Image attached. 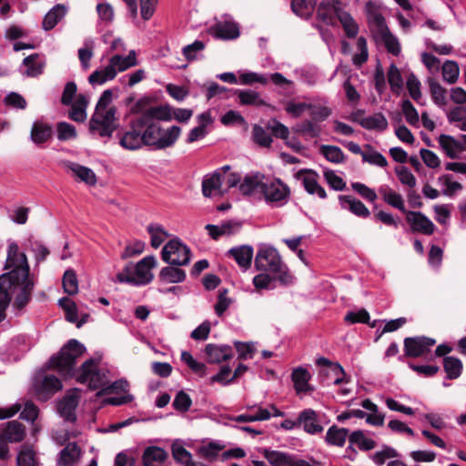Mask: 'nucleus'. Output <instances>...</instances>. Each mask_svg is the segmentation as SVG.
<instances>
[{
	"mask_svg": "<svg viewBox=\"0 0 466 466\" xmlns=\"http://www.w3.org/2000/svg\"><path fill=\"white\" fill-rule=\"evenodd\" d=\"M339 200L342 208H346L345 204H347L349 210L360 218H366L370 214L368 208L360 200L353 198L352 196L339 195Z\"/></svg>",
	"mask_w": 466,
	"mask_h": 466,
	"instance_id": "26",
	"label": "nucleus"
},
{
	"mask_svg": "<svg viewBox=\"0 0 466 466\" xmlns=\"http://www.w3.org/2000/svg\"><path fill=\"white\" fill-rule=\"evenodd\" d=\"M172 455L177 462L185 466H187L192 461L191 453L181 445L172 446Z\"/></svg>",
	"mask_w": 466,
	"mask_h": 466,
	"instance_id": "62",
	"label": "nucleus"
},
{
	"mask_svg": "<svg viewBox=\"0 0 466 466\" xmlns=\"http://www.w3.org/2000/svg\"><path fill=\"white\" fill-rule=\"evenodd\" d=\"M442 77L449 84H454L457 82L460 68L457 62L452 60H447L444 62L441 68Z\"/></svg>",
	"mask_w": 466,
	"mask_h": 466,
	"instance_id": "49",
	"label": "nucleus"
},
{
	"mask_svg": "<svg viewBox=\"0 0 466 466\" xmlns=\"http://www.w3.org/2000/svg\"><path fill=\"white\" fill-rule=\"evenodd\" d=\"M261 185L263 182L260 179V175L246 176L239 185V190L244 196H250L256 190L261 192Z\"/></svg>",
	"mask_w": 466,
	"mask_h": 466,
	"instance_id": "44",
	"label": "nucleus"
},
{
	"mask_svg": "<svg viewBox=\"0 0 466 466\" xmlns=\"http://www.w3.org/2000/svg\"><path fill=\"white\" fill-rule=\"evenodd\" d=\"M17 466H38L35 453L30 445L23 444L16 457Z\"/></svg>",
	"mask_w": 466,
	"mask_h": 466,
	"instance_id": "46",
	"label": "nucleus"
},
{
	"mask_svg": "<svg viewBox=\"0 0 466 466\" xmlns=\"http://www.w3.org/2000/svg\"><path fill=\"white\" fill-rule=\"evenodd\" d=\"M255 267L258 270L274 274V278L282 286H289L293 283L294 277L274 248L259 249L255 258Z\"/></svg>",
	"mask_w": 466,
	"mask_h": 466,
	"instance_id": "5",
	"label": "nucleus"
},
{
	"mask_svg": "<svg viewBox=\"0 0 466 466\" xmlns=\"http://www.w3.org/2000/svg\"><path fill=\"white\" fill-rule=\"evenodd\" d=\"M2 434L8 442H20L25 437V427L18 420H11L6 423Z\"/></svg>",
	"mask_w": 466,
	"mask_h": 466,
	"instance_id": "30",
	"label": "nucleus"
},
{
	"mask_svg": "<svg viewBox=\"0 0 466 466\" xmlns=\"http://www.w3.org/2000/svg\"><path fill=\"white\" fill-rule=\"evenodd\" d=\"M226 445L218 441H209L207 445L198 448V454L209 462H213L218 457L220 451L225 449Z\"/></svg>",
	"mask_w": 466,
	"mask_h": 466,
	"instance_id": "38",
	"label": "nucleus"
},
{
	"mask_svg": "<svg viewBox=\"0 0 466 466\" xmlns=\"http://www.w3.org/2000/svg\"><path fill=\"white\" fill-rule=\"evenodd\" d=\"M395 173L403 185H407L411 188L416 186V178L407 167H397Z\"/></svg>",
	"mask_w": 466,
	"mask_h": 466,
	"instance_id": "63",
	"label": "nucleus"
},
{
	"mask_svg": "<svg viewBox=\"0 0 466 466\" xmlns=\"http://www.w3.org/2000/svg\"><path fill=\"white\" fill-rule=\"evenodd\" d=\"M349 430L332 425L326 433L325 441L331 446L343 447L349 435Z\"/></svg>",
	"mask_w": 466,
	"mask_h": 466,
	"instance_id": "32",
	"label": "nucleus"
},
{
	"mask_svg": "<svg viewBox=\"0 0 466 466\" xmlns=\"http://www.w3.org/2000/svg\"><path fill=\"white\" fill-rule=\"evenodd\" d=\"M192 405V400L190 396L184 390H179L173 400V408L179 412L185 413L189 410Z\"/></svg>",
	"mask_w": 466,
	"mask_h": 466,
	"instance_id": "56",
	"label": "nucleus"
},
{
	"mask_svg": "<svg viewBox=\"0 0 466 466\" xmlns=\"http://www.w3.org/2000/svg\"><path fill=\"white\" fill-rule=\"evenodd\" d=\"M228 256L233 258L239 267L248 268L253 258V248L248 245L234 247L228 251Z\"/></svg>",
	"mask_w": 466,
	"mask_h": 466,
	"instance_id": "23",
	"label": "nucleus"
},
{
	"mask_svg": "<svg viewBox=\"0 0 466 466\" xmlns=\"http://www.w3.org/2000/svg\"><path fill=\"white\" fill-rule=\"evenodd\" d=\"M136 125L141 129L144 146L153 147L155 149L172 147L181 134V128L178 126L163 129L159 122L147 121L146 124H143L140 122V118L136 119Z\"/></svg>",
	"mask_w": 466,
	"mask_h": 466,
	"instance_id": "3",
	"label": "nucleus"
},
{
	"mask_svg": "<svg viewBox=\"0 0 466 466\" xmlns=\"http://www.w3.org/2000/svg\"><path fill=\"white\" fill-rule=\"evenodd\" d=\"M360 126L368 130L384 131L388 128V121L382 113H375L363 118Z\"/></svg>",
	"mask_w": 466,
	"mask_h": 466,
	"instance_id": "37",
	"label": "nucleus"
},
{
	"mask_svg": "<svg viewBox=\"0 0 466 466\" xmlns=\"http://www.w3.org/2000/svg\"><path fill=\"white\" fill-rule=\"evenodd\" d=\"M116 76V70L109 61V64L104 69L94 71L88 76V82L91 85H102L108 80L114 79Z\"/></svg>",
	"mask_w": 466,
	"mask_h": 466,
	"instance_id": "35",
	"label": "nucleus"
},
{
	"mask_svg": "<svg viewBox=\"0 0 466 466\" xmlns=\"http://www.w3.org/2000/svg\"><path fill=\"white\" fill-rule=\"evenodd\" d=\"M234 95L238 96V103L241 106H268L267 102L260 97V94L255 90L235 89Z\"/></svg>",
	"mask_w": 466,
	"mask_h": 466,
	"instance_id": "28",
	"label": "nucleus"
},
{
	"mask_svg": "<svg viewBox=\"0 0 466 466\" xmlns=\"http://www.w3.org/2000/svg\"><path fill=\"white\" fill-rule=\"evenodd\" d=\"M157 264L154 256H147L134 265V276L126 277L124 273H117L116 279L121 283H128L134 286H144L150 283L153 274L150 269Z\"/></svg>",
	"mask_w": 466,
	"mask_h": 466,
	"instance_id": "7",
	"label": "nucleus"
},
{
	"mask_svg": "<svg viewBox=\"0 0 466 466\" xmlns=\"http://www.w3.org/2000/svg\"><path fill=\"white\" fill-rule=\"evenodd\" d=\"M86 351L84 344L78 340L69 339L58 351L53 355L46 364V369L56 370L65 377H73L76 360Z\"/></svg>",
	"mask_w": 466,
	"mask_h": 466,
	"instance_id": "4",
	"label": "nucleus"
},
{
	"mask_svg": "<svg viewBox=\"0 0 466 466\" xmlns=\"http://www.w3.org/2000/svg\"><path fill=\"white\" fill-rule=\"evenodd\" d=\"M138 118L143 124H146L147 121H170L172 119V107L169 105L149 106Z\"/></svg>",
	"mask_w": 466,
	"mask_h": 466,
	"instance_id": "16",
	"label": "nucleus"
},
{
	"mask_svg": "<svg viewBox=\"0 0 466 466\" xmlns=\"http://www.w3.org/2000/svg\"><path fill=\"white\" fill-rule=\"evenodd\" d=\"M443 369L446 372L448 380H455L459 378L462 372V362L456 357H444Z\"/></svg>",
	"mask_w": 466,
	"mask_h": 466,
	"instance_id": "39",
	"label": "nucleus"
},
{
	"mask_svg": "<svg viewBox=\"0 0 466 466\" xmlns=\"http://www.w3.org/2000/svg\"><path fill=\"white\" fill-rule=\"evenodd\" d=\"M406 86L410 97L418 102L421 97L420 82L413 73L408 76Z\"/></svg>",
	"mask_w": 466,
	"mask_h": 466,
	"instance_id": "60",
	"label": "nucleus"
},
{
	"mask_svg": "<svg viewBox=\"0 0 466 466\" xmlns=\"http://www.w3.org/2000/svg\"><path fill=\"white\" fill-rule=\"evenodd\" d=\"M234 346L238 354L239 360L252 359L256 352V348L252 342H242L237 340L234 341Z\"/></svg>",
	"mask_w": 466,
	"mask_h": 466,
	"instance_id": "59",
	"label": "nucleus"
},
{
	"mask_svg": "<svg viewBox=\"0 0 466 466\" xmlns=\"http://www.w3.org/2000/svg\"><path fill=\"white\" fill-rule=\"evenodd\" d=\"M208 34L216 39L233 40L239 36L238 25L233 21L218 22L208 28Z\"/></svg>",
	"mask_w": 466,
	"mask_h": 466,
	"instance_id": "14",
	"label": "nucleus"
},
{
	"mask_svg": "<svg viewBox=\"0 0 466 466\" xmlns=\"http://www.w3.org/2000/svg\"><path fill=\"white\" fill-rule=\"evenodd\" d=\"M406 221L410 226L412 232H418L431 236L434 233L436 227L433 222L420 211H407Z\"/></svg>",
	"mask_w": 466,
	"mask_h": 466,
	"instance_id": "12",
	"label": "nucleus"
},
{
	"mask_svg": "<svg viewBox=\"0 0 466 466\" xmlns=\"http://www.w3.org/2000/svg\"><path fill=\"white\" fill-rule=\"evenodd\" d=\"M324 177L329 187L334 190L340 191L346 188V182L340 177L336 175L333 170H326L324 172Z\"/></svg>",
	"mask_w": 466,
	"mask_h": 466,
	"instance_id": "64",
	"label": "nucleus"
},
{
	"mask_svg": "<svg viewBox=\"0 0 466 466\" xmlns=\"http://www.w3.org/2000/svg\"><path fill=\"white\" fill-rule=\"evenodd\" d=\"M350 444H355L361 451H370L376 447V442L372 439L365 437L362 431L358 430L352 431L349 436Z\"/></svg>",
	"mask_w": 466,
	"mask_h": 466,
	"instance_id": "42",
	"label": "nucleus"
},
{
	"mask_svg": "<svg viewBox=\"0 0 466 466\" xmlns=\"http://www.w3.org/2000/svg\"><path fill=\"white\" fill-rule=\"evenodd\" d=\"M39 57L38 54H32L23 60V64L26 66L25 75L30 77L38 76L43 73V65L36 62Z\"/></svg>",
	"mask_w": 466,
	"mask_h": 466,
	"instance_id": "53",
	"label": "nucleus"
},
{
	"mask_svg": "<svg viewBox=\"0 0 466 466\" xmlns=\"http://www.w3.org/2000/svg\"><path fill=\"white\" fill-rule=\"evenodd\" d=\"M436 343L435 339L428 337H410L404 339L405 356L419 358L427 353Z\"/></svg>",
	"mask_w": 466,
	"mask_h": 466,
	"instance_id": "11",
	"label": "nucleus"
},
{
	"mask_svg": "<svg viewBox=\"0 0 466 466\" xmlns=\"http://www.w3.org/2000/svg\"><path fill=\"white\" fill-rule=\"evenodd\" d=\"M119 144L127 150H137L144 146L142 132L140 127H137L136 120L132 121L130 130L120 137Z\"/></svg>",
	"mask_w": 466,
	"mask_h": 466,
	"instance_id": "15",
	"label": "nucleus"
},
{
	"mask_svg": "<svg viewBox=\"0 0 466 466\" xmlns=\"http://www.w3.org/2000/svg\"><path fill=\"white\" fill-rule=\"evenodd\" d=\"M252 137L254 142L261 147H269L272 143L271 135L257 124L253 126Z\"/></svg>",
	"mask_w": 466,
	"mask_h": 466,
	"instance_id": "57",
	"label": "nucleus"
},
{
	"mask_svg": "<svg viewBox=\"0 0 466 466\" xmlns=\"http://www.w3.org/2000/svg\"><path fill=\"white\" fill-rule=\"evenodd\" d=\"M112 96L111 89L105 90L100 96L88 124L91 134H97L100 137H111L116 130L118 127V119L116 116V107L109 106Z\"/></svg>",
	"mask_w": 466,
	"mask_h": 466,
	"instance_id": "2",
	"label": "nucleus"
},
{
	"mask_svg": "<svg viewBox=\"0 0 466 466\" xmlns=\"http://www.w3.org/2000/svg\"><path fill=\"white\" fill-rule=\"evenodd\" d=\"M319 150L329 162L339 164L345 160L343 151L337 146L323 145L320 147Z\"/></svg>",
	"mask_w": 466,
	"mask_h": 466,
	"instance_id": "48",
	"label": "nucleus"
},
{
	"mask_svg": "<svg viewBox=\"0 0 466 466\" xmlns=\"http://www.w3.org/2000/svg\"><path fill=\"white\" fill-rule=\"evenodd\" d=\"M401 110L405 116L406 121L411 125L416 126L419 123L420 117L417 109L409 99H405L401 103Z\"/></svg>",
	"mask_w": 466,
	"mask_h": 466,
	"instance_id": "58",
	"label": "nucleus"
},
{
	"mask_svg": "<svg viewBox=\"0 0 466 466\" xmlns=\"http://www.w3.org/2000/svg\"><path fill=\"white\" fill-rule=\"evenodd\" d=\"M147 232L151 238V246L154 248H157L167 237V233L165 231L162 226L150 224L147 226Z\"/></svg>",
	"mask_w": 466,
	"mask_h": 466,
	"instance_id": "54",
	"label": "nucleus"
},
{
	"mask_svg": "<svg viewBox=\"0 0 466 466\" xmlns=\"http://www.w3.org/2000/svg\"><path fill=\"white\" fill-rule=\"evenodd\" d=\"M78 400L75 395H66L58 403L57 410L59 415L66 420L70 422H76V409L77 407Z\"/></svg>",
	"mask_w": 466,
	"mask_h": 466,
	"instance_id": "22",
	"label": "nucleus"
},
{
	"mask_svg": "<svg viewBox=\"0 0 466 466\" xmlns=\"http://www.w3.org/2000/svg\"><path fill=\"white\" fill-rule=\"evenodd\" d=\"M299 425H302L306 432L309 434L320 433L323 427L319 424L317 412L312 409L302 410L298 417Z\"/></svg>",
	"mask_w": 466,
	"mask_h": 466,
	"instance_id": "17",
	"label": "nucleus"
},
{
	"mask_svg": "<svg viewBox=\"0 0 466 466\" xmlns=\"http://www.w3.org/2000/svg\"><path fill=\"white\" fill-rule=\"evenodd\" d=\"M109 60L115 69L116 70L117 68L119 72H123L137 65L136 52L133 50L125 57L120 55H115Z\"/></svg>",
	"mask_w": 466,
	"mask_h": 466,
	"instance_id": "43",
	"label": "nucleus"
},
{
	"mask_svg": "<svg viewBox=\"0 0 466 466\" xmlns=\"http://www.w3.org/2000/svg\"><path fill=\"white\" fill-rule=\"evenodd\" d=\"M221 123L224 126H233L238 124L239 126L247 125L245 118L241 116V114L235 110H228L220 118Z\"/></svg>",
	"mask_w": 466,
	"mask_h": 466,
	"instance_id": "61",
	"label": "nucleus"
},
{
	"mask_svg": "<svg viewBox=\"0 0 466 466\" xmlns=\"http://www.w3.org/2000/svg\"><path fill=\"white\" fill-rule=\"evenodd\" d=\"M428 85L433 102L439 106L447 105L446 94L447 90L433 77L428 79Z\"/></svg>",
	"mask_w": 466,
	"mask_h": 466,
	"instance_id": "40",
	"label": "nucleus"
},
{
	"mask_svg": "<svg viewBox=\"0 0 466 466\" xmlns=\"http://www.w3.org/2000/svg\"><path fill=\"white\" fill-rule=\"evenodd\" d=\"M66 7L62 4L55 5L44 17L42 26L46 31L52 30L66 15Z\"/></svg>",
	"mask_w": 466,
	"mask_h": 466,
	"instance_id": "31",
	"label": "nucleus"
},
{
	"mask_svg": "<svg viewBox=\"0 0 466 466\" xmlns=\"http://www.w3.org/2000/svg\"><path fill=\"white\" fill-rule=\"evenodd\" d=\"M337 5L330 2H321L317 9V17L326 25H333L335 24V9Z\"/></svg>",
	"mask_w": 466,
	"mask_h": 466,
	"instance_id": "41",
	"label": "nucleus"
},
{
	"mask_svg": "<svg viewBox=\"0 0 466 466\" xmlns=\"http://www.w3.org/2000/svg\"><path fill=\"white\" fill-rule=\"evenodd\" d=\"M387 77L392 93L400 95L403 87V78L401 76L400 69L397 67L395 64H391L390 66Z\"/></svg>",
	"mask_w": 466,
	"mask_h": 466,
	"instance_id": "45",
	"label": "nucleus"
},
{
	"mask_svg": "<svg viewBox=\"0 0 466 466\" xmlns=\"http://www.w3.org/2000/svg\"><path fill=\"white\" fill-rule=\"evenodd\" d=\"M373 20L387 51L393 56H399L400 53V46L399 40L390 33L385 23L384 17L378 14L374 15Z\"/></svg>",
	"mask_w": 466,
	"mask_h": 466,
	"instance_id": "13",
	"label": "nucleus"
},
{
	"mask_svg": "<svg viewBox=\"0 0 466 466\" xmlns=\"http://www.w3.org/2000/svg\"><path fill=\"white\" fill-rule=\"evenodd\" d=\"M59 306L66 313V320H86V318L88 317L87 315H84L80 319H78L76 306L75 302L67 297H64L59 299Z\"/></svg>",
	"mask_w": 466,
	"mask_h": 466,
	"instance_id": "52",
	"label": "nucleus"
},
{
	"mask_svg": "<svg viewBox=\"0 0 466 466\" xmlns=\"http://www.w3.org/2000/svg\"><path fill=\"white\" fill-rule=\"evenodd\" d=\"M163 261L172 266L187 265L191 258L190 248L178 238L170 239L162 248Z\"/></svg>",
	"mask_w": 466,
	"mask_h": 466,
	"instance_id": "9",
	"label": "nucleus"
},
{
	"mask_svg": "<svg viewBox=\"0 0 466 466\" xmlns=\"http://www.w3.org/2000/svg\"><path fill=\"white\" fill-rule=\"evenodd\" d=\"M4 269L9 271L0 275V320L6 317L5 310L11 302L12 293L16 292L13 301L14 308L22 309L31 300L35 288L27 257L19 250L15 242L8 246Z\"/></svg>",
	"mask_w": 466,
	"mask_h": 466,
	"instance_id": "1",
	"label": "nucleus"
},
{
	"mask_svg": "<svg viewBox=\"0 0 466 466\" xmlns=\"http://www.w3.org/2000/svg\"><path fill=\"white\" fill-rule=\"evenodd\" d=\"M63 289L68 295H75L78 291V281L76 271L68 268L65 271L63 276Z\"/></svg>",
	"mask_w": 466,
	"mask_h": 466,
	"instance_id": "50",
	"label": "nucleus"
},
{
	"mask_svg": "<svg viewBox=\"0 0 466 466\" xmlns=\"http://www.w3.org/2000/svg\"><path fill=\"white\" fill-rule=\"evenodd\" d=\"M261 453L272 466H290L294 459L292 454L267 448H264Z\"/></svg>",
	"mask_w": 466,
	"mask_h": 466,
	"instance_id": "29",
	"label": "nucleus"
},
{
	"mask_svg": "<svg viewBox=\"0 0 466 466\" xmlns=\"http://www.w3.org/2000/svg\"><path fill=\"white\" fill-rule=\"evenodd\" d=\"M106 373V370L96 367L93 359H88L81 365L76 380L79 383H87L91 390L102 389L108 381Z\"/></svg>",
	"mask_w": 466,
	"mask_h": 466,
	"instance_id": "8",
	"label": "nucleus"
},
{
	"mask_svg": "<svg viewBox=\"0 0 466 466\" xmlns=\"http://www.w3.org/2000/svg\"><path fill=\"white\" fill-rule=\"evenodd\" d=\"M223 175L216 170L211 175H207L202 181V193L206 198H210L213 193L223 196L227 190L221 189Z\"/></svg>",
	"mask_w": 466,
	"mask_h": 466,
	"instance_id": "18",
	"label": "nucleus"
},
{
	"mask_svg": "<svg viewBox=\"0 0 466 466\" xmlns=\"http://www.w3.org/2000/svg\"><path fill=\"white\" fill-rule=\"evenodd\" d=\"M261 194L267 203H279V206H283L289 198L290 189L279 178H274L270 181L263 182V185H261Z\"/></svg>",
	"mask_w": 466,
	"mask_h": 466,
	"instance_id": "10",
	"label": "nucleus"
},
{
	"mask_svg": "<svg viewBox=\"0 0 466 466\" xmlns=\"http://www.w3.org/2000/svg\"><path fill=\"white\" fill-rule=\"evenodd\" d=\"M311 375L309 370L302 367H298L291 373V380L297 394L313 391V388L309 384Z\"/></svg>",
	"mask_w": 466,
	"mask_h": 466,
	"instance_id": "20",
	"label": "nucleus"
},
{
	"mask_svg": "<svg viewBox=\"0 0 466 466\" xmlns=\"http://www.w3.org/2000/svg\"><path fill=\"white\" fill-rule=\"evenodd\" d=\"M128 382L127 380H124V379H121V380H117L116 381H114L113 383H111L110 385L104 387L102 389H100L96 396V397H102L104 395H107V394H111V393H116V394H118L120 392H127L128 391Z\"/></svg>",
	"mask_w": 466,
	"mask_h": 466,
	"instance_id": "51",
	"label": "nucleus"
},
{
	"mask_svg": "<svg viewBox=\"0 0 466 466\" xmlns=\"http://www.w3.org/2000/svg\"><path fill=\"white\" fill-rule=\"evenodd\" d=\"M79 453L76 443L68 444L59 453L58 464L62 466H72Z\"/></svg>",
	"mask_w": 466,
	"mask_h": 466,
	"instance_id": "47",
	"label": "nucleus"
},
{
	"mask_svg": "<svg viewBox=\"0 0 466 466\" xmlns=\"http://www.w3.org/2000/svg\"><path fill=\"white\" fill-rule=\"evenodd\" d=\"M65 166L76 177H77L80 181L85 182L89 186L96 185V176L91 168L70 161L66 162Z\"/></svg>",
	"mask_w": 466,
	"mask_h": 466,
	"instance_id": "24",
	"label": "nucleus"
},
{
	"mask_svg": "<svg viewBox=\"0 0 466 466\" xmlns=\"http://www.w3.org/2000/svg\"><path fill=\"white\" fill-rule=\"evenodd\" d=\"M438 140L440 146L451 159H457L459 157L454 149H458L460 151L464 150L463 146L451 136L442 134L439 137Z\"/></svg>",
	"mask_w": 466,
	"mask_h": 466,
	"instance_id": "33",
	"label": "nucleus"
},
{
	"mask_svg": "<svg viewBox=\"0 0 466 466\" xmlns=\"http://www.w3.org/2000/svg\"><path fill=\"white\" fill-rule=\"evenodd\" d=\"M57 138L60 141L75 139L77 137L76 127L67 122H58L56 124Z\"/></svg>",
	"mask_w": 466,
	"mask_h": 466,
	"instance_id": "55",
	"label": "nucleus"
},
{
	"mask_svg": "<svg viewBox=\"0 0 466 466\" xmlns=\"http://www.w3.org/2000/svg\"><path fill=\"white\" fill-rule=\"evenodd\" d=\"M63 388L62 381L55 375L37 373L32 384V393L39 401H47Z\"/></svg>",
	"mask_w": 466,
	"mask_h": 466,
	"instance_id": "6",
	"label": "nucleus"
},
{
	"mask_svg": "<svg viewBox=\"0 0 466 466\" xmlns=\"http://www.w3.org/2000/svg\"><path fill=\"white\" fill-rule=\"evenodd\" d=\"M316 5V0H292L291 9L297 15L309 19L311 17Z\"/></svg>",
	"mask_w": 466,
	"mask_h": 466,
	"instance_id": "36",
	"label": "nucleus"
},
{
	"mask_svg": "<svg viewBox=\"0 0 466 466\" xmlns=\"http://www.w3.org/2000/svg\"><path fill=\"white\" fill-rule=\"evenodd\" d=\"M31 139L36 144L40 145L48 141L53 136L52 127L42 121H35L31 128Z\"/></svg>",
	"mask_w": 466,
	"mask_h": 466,
	"instance_id": "27",
	"label": "nucleus"
},
{
	"mask_svg": "<svg viewBox=\"0 0 466 466\" xmlns=\"http://www.w3.org/2000/svg\"><path fill=\"white\" fill-rule=\"evenodd\" d=\"M205 353L210 363H220L233 357V350L229 345L208 344L205 347Z\"/></svg>",
	"mask_w": 466,
	"mask_h": 466,
	"instance_id": "19",
	"label": "nucleus"
},
{
	"mask_svg": "<svg viewBox=\"0 0 466 466\" xmlns=\"http://www.w3.org/2000/svg\"><path fill=\"white\" fill-rule=\"evenodd\" d=\"M300 173H307L308 174V176L303 178L302 182H303V186H304L305 190L309 194L313 195V194L316 193L322 199L327 198L326 190L324 189L323 187H321L318 183V180H317L318 174H317V172H315L313 170H309V169H303V170H300L299 174H300Z\"/></svg>",
	"mask_w": 466,
	"mask_h": 466,
	"instance_id": "25",
	"label": "nucleus"
},
{
	"mask_svg": "<svg viewBox=\"0 0 466 466\" xmlns=\"http://www.w3.org/2000/svg\"><path fill=\"white\" fill-rule=\"evenodd\" d=\"M159 279L168 283H180L185 280L186 272L177 266L170 265L160 270Z\"/></svg>",
	"mask_w": 466,
	"mask_h": 466,
	"instance_id": "34",
	"label": "nucleus"
},
{
	"mask_svg": "<svg viewBox=\"0 0 466 466\" xmlns=\"http://www.w3.org/2000/svg\"><path fill=\"white\" fill-rule=\"evenodd\" d=\"M167 456V452L163 448L148 446L144 450L142 463L144 466H162Z\"/></svg>",
	"mask_w": 466,
	"mask_h": 466,
	"instance_id": "21",
	"label": "nucleus"
}]
</instances>
